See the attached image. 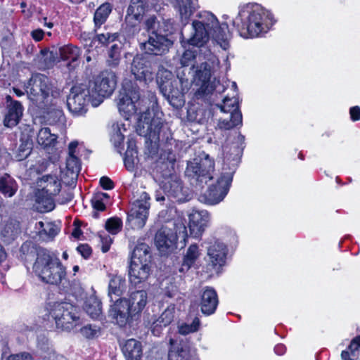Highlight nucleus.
Returning a JSON list of instances; mask_svg holds the SVG:
<instances>
[{
  "instance_id": "7c9ffc66",
  "label": "nucleus",
  "mask_w": 360,
  "mask_h": 360,
  "mask_svg": "<svg viewBox=\"0 0 360 360\" xmlns=\"http://www.w3.org/2000/svg\"><path fill=\"white\" fill-rule=\"evenodd\" d=\"M149 264L150 262V248L146 243L138 244L133 250L131 262Z\"/></svg>"
},
{
  "instance_id": "423d86ee",
  "label": "nucleus",
  "mask_w": 360,
  "mask_h": 360,
  "mask_svg": "<svg viewBox=\"0 0 360 360\" xmlns=\"http://www.w3.org/2000/svg\"><path fill=\"white\" fill-rule=\"evenodd\" d=\"M49 316L57 328L63 330L73 329L79 322L77 307L67 302H56L51 305Z\"/></svg>"
},
{
  "instance_id": "5fc2aeb1",
  "label": "nucleus",
  "mask_w": 360,
  "mask_h": 360,
  "mask_svg": "<svg viewBox=\"0 0 360 360\" xmlns=\"http://www.w3.org/2000/svg\"><path fill=\"white\" fill-rule=\"evenodd\" d=\"M118 37L117 33H102V34H98L95 38L94 39V41H98L99 44L103 46H106L110 42H113L117 39Z\"/></svg>"
},
{
  "instance_id": "680f3d73",
  "label": "nucleus",
  "mask_w": 360,
  "mask_h": 360,
  "mask_svg": "<svg viewBox=\"0 0 360 360\" xmlns=\"http://www.w3.org/2000/svg\"><path fill=\"white\" fill-rule=\"evenodd\" d=\"M101 241L102 243L101 250L103 252H107L110 250V245L112 243V239L109 236H100Z\"/></svg>"
},
{
  "instance_id": "bf43d9fd",
  "label": "nucleus",
  "mask_w": 360,
  "mask_h": 360,
  "mask_svg": "<svg viewBox=\"0 0 360 360\" xmlns=\"http://www.w3.org/2000/svg\"><path fill=\"white\" fill-rule=\"evenodd\" d=\"M77 251L84 258L87 259L91 255V248L87 244L79 245L77 248Z\"/></svg>"
},
{
  "instance_id": "1a4fd4ad",
  "label": "nucleus",
  "mask_w": 360,
  "mask_h": 360,
  "mask_svg": "<svg viewBox=\"0 0 360 360\" xmlns=\"http://www.w3.org/2000/svg\"><path fill=\"white\" fill-rule=\"evenodd\" d=\"M222 169L216 184L212 185L203 196L206 204L214 205L219 203L224 199L229 191L236 167L233 165L228 170L225 167H223Z\"/></svg>"
},
{
  "instance_id": "412c9836",
  "label": "nucleus",
  "mask_w": 360,
  "mask_h": 360,
  "mask_svg": "<svg viewBox=\"0 0 360 360\" xmlns=\"http://www.w3.org/2000/svg\"><path fill=\"white\" fill-rule=\"evenodd\" d=\"M6 100L7 102L11 101V103L7 106L8 112L5 115L4 124L7 127H13L19 122L22 115L23 108L20 102L12 101L10 96H6Z\"/></svg>"
},
{
  "instance_id": "8fccbe9b",
  "label": "nucleus",
  "mask_w": 360,
  "mask_h": 360,
  "mask_svg": "<svg viewBox=\"0 0 360 360\" xmlns=\"http://www.w3.org/2000/svg\"><path fill=\"white\" fill-rule=\"evenodd\" d=\"M82 335L87 339L98 338L101 334V328L96 325L89 324L80 329Z\"/></svg>"
},
{
  "instance_id": "dca6fc26",
  "label": "nucleus",
  "mask_w": 360,
  "mask_h": 360,
  "mask_svg": "<svg viewBox=\"0 0 360 360\" xmlns=\"http://www.w3.org/2000/svg\"><path fill=\"white\" fill-rule=\"evenodd\" d=\"M190 235L195 238L200 237L207 226L210 214L206 210H193L188 215Z\"/></svg>"
},
{
  "instance_id": "39448f33",
  "label": "nucleus",
  "mask_w": 360,
  "mask_h": 360,
  "mask_svg": "<svg viewBox=\"0 0 360 360\" xmlns=\"http://www.w3.org/2000/svg\"><path fill=\"white\" fill-rule=\"evenodd\" d=\"M211 64L218 65L219 60L210 51H208V53H204L202 60L195 65L194 70H192L194 81L197 85L200 86L195 93L196 98L204 99L209 103H211L212 95L214 93L221 94L225 89L219 80L215 79L210 80Z\"/></svg>"
},
{
  "instance_id": "bb28decb",
  "label": "nucleus",
  "mask_w": 360,
  "mask_h": 360,
  "mask_svg": "<svg viewBox=\"0 0 360 360\" xmlns=\"http://www.w3.org/2000/svg\"><path fill=\"white\" fill-rule=\"evenodd\" d=\"M39 186L42 187L41 192L49 195H56L61 188L60 181L56 174H48L43 176L39 181Z\"/></svg>"
},
{
  "instance_id": "ddd939ff",
  "label": "nucleus",
  "mask_w": 360,
  "mask_h": 360,
  "mask_svg": "<svg viewBox=\"0 0 360 360\" xmlns=\"http://www.w3.org/2000/svg\"><path fill=\"white\" fill-rule=\"evenodd\" d=\"M139 41L141 50L147 54L155 56L165 54L172 45L171 40L158 32H151L148 34L147 39L140 38Z\"/></svg>"
},
{
  "instance_id": "9d476101",
  "label": "nucleus",
  "mask_w": 360,
  "mask_h": 360,
  "mask_svg": "<svg viewBox=\"0 0 360 360\" xmlns=\"http://www.w3.org/2000/svg\"><path fill=\"white\" fill-rule=\"evenodd\" d=\"M93 96L86 84L72 87L67 98V106L74 116H82L87 112L89 102L92 104Z\"/></svg>"
},
{
  "instance_id": "e2e57ef3",
  "label": "nucleus",
  "mask_w": 360,
  "mask_h": 360,
  "mask_svg": "<svg viewBox=\"0 0 360 360\" xmlns=\"http://www.w3.org/2000/svg\"><path fill=\"white\" fill-rule=\"evenodd\" d=\"M79 145L78 141H72L68 145V155L77 156V149Z\"/></svg>"
},
{
  "instance_id": "c03bdc74",
  "label": "nucleus",
  "mask_w": 360,
  "mask_h": 360,
  "mask_svg": "<svg viewBox=\"0 0 360 360\" xmlns=\"http://www.w3.org/2000/svg\"><path fill=\"white\" fill-rule=\"evenodd\" d=\"M217 106L221 110L222 112L229 113L240 112L238 106V99L235 96L232 98L226 97L223 100L222 104H217Z\"/></svg>"
},
{
  "instance_id": "6e6d98bb",
  "label": "nucleus",
  "mask_w": 360,
  "mask_h": 360,
  "mask_svg": "<svg viewBox=\"0 0 360 360\" xmlns=\"http://www.w3.org/2000/svg\"><path fill=\"white\" fill-rule=\"evenodd\" d=\"M145 28L149 34L151 32H158V22L155 16L152 15L148 17L145 22Z\"/></svg>"
},
{
  "instance_id": "338daca9",
  "label": "nucleus",
  "mask_w": 360,
  "mask_h": 360,
  "mask_svg": "<svg viewBox=\"0 0 360 360\" xmlns=\"http://www.w3.org/2000/svg\"><path fill=\"white\" fill-rule=\"evenodd\" d=\"M285 347L282 344H278L275 346L274 352L278 355H282L285 352Z\"/></svg>"
},
{
  "instance_id": "4468645a",
  "label": "nucleus",
  "mask_w": 360,
  "mask_h": 360,
  "mask_svg": "<svg viewBox=\"0 0 360 360\" xmlns=\"http://www.w3.org/2000/svg\"><path fill=\"white\" fill-rule=\"evenodd\" d=\"M227 254V245L224 242L218 239L210 241L207 247V266L211 267L215 273L219 274L221 267L226 264Z\"/></svg>"
},
{
  "instance_id": "f3484780",
  "label": "nucleus",
  "mask_w": 360,
  "mask_h": 360,
  "mask_svg": "<svg viewBox=\"0 0 360 360\" xmlns=\"http://www.w3.org/2000/svg\"><path fill=\"white\" fill-rule=\"evenodd\" d=\"M109 314L121 327L124 326L129 322L130 318L134 317V316H132L127 299L116 300L111 307Z\"/></svg>"
},
{
  "instance_id": "f257e3e1",
  "label": "nucleus",
  "mask_w": 360,
  "mask_h": 360,
  "mask_svg": "<svg viewBox=\"0 0 360 360\" xmlns=\"http://www.w3.org/2000/svg\"><path fill=\"white\" fill-rule=\"evenodd\" d=\"M193 33L188 39L187 43L197 46L188 49L182 53L180 58V64L183 67L191 66L194 70L195 65L203 59L205 53L210 49L204 47L210 37L223 50H227L230 46L231 34L229 31L226 23L219 25L216 16L209 11H200L192 22Z\"/></svg>"
},
{
  "instance_id": "a19ab883",
  "label": "nucleus",
  "mask_w": 360,
  "mask_h": 360,
  "mask_svg": "<svg viewBox=\"0 0 360 360\" xmlns=\"http://www.w3.org/2000/svg\"><path fill=\"white\" fill-rule=\"evenodd\" d=\"M150 198L149 195L145 191H141L138 194L137 197L131 203V208L136 207L137 211L149 213V209L150 207Z\"/></svg>"
},
{
  "instance_id": "ea45409f",
  "label": "nucleus",
  "mask_w": 360,
  "mask_h": 360,
  "mask_svg": "<svg viewBox=\"0 0 360 360\" xmlns=\"http://www.w3.org/2000/svg\"><path fill=\"white\" fill-rule=\"evenodd\" d=\"M125 280L121 276L117 275H112L109 281V292L108 294L112 300V295L120 296L122 294L124 288Z\"/></svg>"
},
{
  "instance_id": "2eb2a0df",
  "label": "nucleus",
  "mask_w": 360,
  "mask_h": 360,
  "mask_svg": "<svg viewBox=\"0 0 360 360\" xmlns=\"http://www.w3.org/2000/svg\"><path fill=\"white\" fill-rule=\"evenodd\" d=\"M154 64L146 56L137 55L131 63V72L137 80L150 81L153 78Z\"/></svg>"
},
{
  "instance_id": "9b49d317",
  "label": "nucleus",
  "mask_w": 360,
  "mask_h": 360,
  "mask_svg": "<svg viewBox=\"0 0 360 360\" xmlns=\"http://www.w3.org/2000/svg\"><path fill=\"white\" fill-rule=\"evenodd\" d=\"M28 98L37 104L43 103L51 92L49 78L41 74H35L30 79L26 86Z\"/></svg>"
},
{
  "instance_id": "6e6552de",
  "label": "nucleus",
  "mask_w": 360,
  "mask_h": 360,
  "mask_svg": "<svg viewBox=\"0 0 360 360\" xmlns=\"http://www.w3.org/2000/svg\"><path fill=\"white\" fill-rule=\"evenodd\" d=\"M214 162L208 155L200 160L197 158L188 162L185 174L192 184L202 186L213 178Z\"/></svg>"
},
{
  "instance_id": "72a5a7b5",
  "label": "nucleus",
  "mask_w": 360,
  "mask_h": 360,
  "mask_svg": "<svg viewBox=\"0 0 360 360\" xmlns=\"http://www.w3.org/2000/svg\"><path fill=\"white\" fill-rule=\"evenodd\" d=\"M58 136L51 132L49 127L41 128L37 137V141L39 145L44 148L54 147L57 143Z\"/></svg>"
},
{
  "instance_id": "69168bd1",
  "label": "nucleus",
  "mask_w": 360,
  "mask_h": 360,
  "mask_svg": "<svg viewBox=\"0 0 360 360\" xmlns=\"http://www.w3.org/2000/svg\"><path fill=\"white\" fill-rule=\"evenodd\" d=\"M44 32L41 29H37V30H33L32 32V33H31V35H32V38L36 41H41L43 39V37H44Z\"/></svg>"
},
{
  "instance_id": "603ef678",
  "label": "nucleus",
  "mask_w": 360,
  "mask_h": 360,
  "mask_svg": "<svg viewBox=\"0 0 360 360\" xmlns=\"http://www.w3.org/2000/svg\"><path fill=\"white\" fill-rule=\"evenodd\" d=\"M200 321L198 317H195L191 323H184L179 326V333L181 335H188L191 333L196 332L200 327Z\"/></svg>"
},
{
  "instance_id": "a211bd4d",
  "label": "nucleus",
  "mask_w": 360,
  "mask_h": 360,
  "mask_svg": "<svg viewBox=\"0 0 360 360\" xmlns=\"http://www.w3.org/2000/svg\"><path fill=\"white\" fill-rule=\"evenodd\" d=\"M148 6V0H131L127 8L125 20L128 25L135 27L143 18Z\"/></svg>"
},
{
  "instance_id": "cd10ccee",
  "label": "nucleus",
  "mask_w": 360,
  "mask_h": 360,
  "mask_svg": "<svg viewBox=\"0 0 360 360\" xmlns=\"http://www.w3.org/2000/svg\"><path fill=\"white\" fill-rule=\"evenodd\" d=\"M122 351L127 360H140L143 353L141 343L135 339L127 340Z\"/></svg>"
},
{
  "instance_id": "2f4dec72",
  "label": "nucleus",
  "mask_w": 360,
  "mask_h": 360,
  "mask_svg": "<svg viewBox=\"0 0 360 360\" xmlns=\"http://www.w3.org/2000/svg\"><path fill=\"white\" fill-rule=\"evenodd\" d=\"M164 190L168 196L178 198L179 200L183 198L182 183L176 176H171V178L165 183Z\"/></svg>"
},
{
  "instance_id": "49530a36",
  "label": "nucleus",
  "mask_w": 360,
  "mask_h": 360,
  "mask_svg": "<svg viewBox=\"0 0 360 360\" xmlns=\"http://www.w3.org/2000/svg\"><path fill=\"white\" fill-rule=\"evenodd\" d=\"M32 149V142L30 139L25 140L21 139V144L20 145L15 158L17 161H22L27 158L31 153Z\"/></svg>"
},
{
  "instance_id": "a878e982",
  "label": "nucleus",
  "mask_w": 360,
  "mask_h": 360,
  "mask_svg": "<svg viewBox=\"0 0 360 360\" xmlns=\"http://www.w3.org/2000/svg\"><path fill=\"white\" fill-rule=\"evenodd\" d=\"M174 313V305L171 304L153 321L151 330L154 335L159 336L162 329L169 326L173 321Z\"/></svg>"
},
{
  "instance_id": "393cba45",
  "label": "nucleus",
  "mask_w": 360,
  "mask_h": 360,
  "mask_svg": "<svg viewBox=\"0 0 360 360\" xmlns=\"http://www.w3.org/2000/svg\"><path fill=\"white\" fill-rule=\"evenodd\" d=\"M127 302L132 316L135 317L139 316L145 308L148 302V294L143 290L134 291L131 292Z\"/></svg>"
},
{
  "instance_id": "3c124183",
  "label": "nucleus",
  "mask_w": 360,
  "mask_h": 360,
  "mask_svg": "<svg viewBox=\"0 0 360 360\" xmlns=\"http://www.w3.org/2000/svg\"><path fill=\"white\" fill-rule=\"evenodd\" d=\"M105 229L111 234L118 233L122 228V221L119 217H112L105 222Z\"/></svg>"
},
{
  "instance_id": "20e7f679",
  "label": "nucleus",
  "mask_w": 360,
  "mask_h": 360,
  "mask_svg": "<svg viewBox=\"0 0 360 360\" xmlns=\"http://www.w3.org/2000/svg\"><path fill=\"white\" fill-rule=\"evenodd\" d=\"M34 274L43 283L60 286L67 292L70 283L66 269L60 259L46 249H39L32 266Z\"/></svg>"
},
{
  "instance_id": "79ce46f5",
  "label": "nucleus",
  "mask_w": 360,
  "mask_h": 360,
  "mask_svg": "<svg viewBox=\"0 0 360 360\" xmlns=\"http://www.w3.org/2000/svg\"><path fill=\"white\" fill-rule=\"evenodd\" d=\"M84 309L92 319H97L102 311L101 302L96 297H89L85 302Z\"/></svg>"
},
{
  "instance_id": "473e14b6",
  "label": "nucleus",
  "mask_w": 360,
  "mask_h": 360,
  "mask_svg": "<svg viewBox=\"0 0 360 360\" xmlns=\"http://www.w3.org/2000/svg\"><path fill=\"white\" fill-rule=\"evenodd\" d=\"M53 195H49L39 191L36 194V209L40 212L51 211L55 207Z\"/></svg>"
},
{
  "instance_id": "4c0bfd02",
  "label": "nucleus",
  "mask_w": 360,
  "mask_h": 360,
  "mask_svg": "<svg viewBox=\"0 0 360 360\" xmlns=\"http://www.w3.org/2000/svg\"><path fill=\"white\" fill-rule=\"evenodd\" d=\"M112 11V6L109 3L101 4L96 11L94 16V22L96 28H99L107 20Z\"/></svg>"
},
{
  "instance_id": "aec40b11",
  "label": "nucleus",
  "mask_w": 360,
  "mask_h": 360,
  "mask_svg": "<svg viewBox=\"0 0 360 360\" xmlns=\"http://www.w3.org/2000/svg\"><path fill=\"white\" fill-rule=\"evenodd\" d=\"M218 305V297L215 290L205 287L201 294L200 309L205 315L212 314Z\"/></svg>"
},
{
  "instance_id": "6ab92c4d",
  "label": "nucleus",
  "mask_w": 360,
  "mask_h": 360,
  "mask_svg": "<svg viewBox=\"0 0 360 360\" xmlns=\"http://www.w3.org/2000/svg\"><path fill=\"white\" fill-rule=\"evenodd\" d=\"M179 82L180 80L177 79L167 81L160 86L164 96L167 97L171 104L176 106L181 105L182 98L185 93L184 89L179 88Z\"/></svg>"
},
{
  "instance_id": "4be33fe9",
  "label": "nucleus",
  "mask_w": 360,
  "mask_h": 360,
  "mask_svg": "<svg viewBox=\"0 0 360 360\" xmlns=\"http://www.w3.org/2000/svg\"><path fill=\"white\" fill-rule=\"evenodd\" d=\"M150 271L149 264L130 263L129 269V281L134 285L143 283L148 278Z\"/></svg>"
},
{
  "instance_id": "f03ea898",
  "label": "nucleus",
  "mask_w": 360,
  "mask_h": 360,
  "mask_svg": "<svg viewBox=\"0 0 360 360\" xmlns=\"http://www.w3.org/2000/svg\"><path fill=\"white\" fill-rule=\"evenodd\" d=\"M148 100L141 98L136 87L124 86L117 97V107L121 115L126 119L136 114L139 115V124L146 129L147 135H158L162 126L161 120L152 117L148 105Z\"/></svg>"
},
{
  "instance_id": "b1692460",
  "label": "nucleus",
  "mask_w": 360,
  "mask_h": 360,
  "mask_svg": "<svg viewBox=\"0 0 360 360\" xmlns=\"http://www.w3.org/2000/svg\"><path fill=\"white\" fill-rule=\"evenodd\" d=\"M174 8L179 13L182 23L186 24L198 8V0H174Z\"/></svg>"
},
{
  "instance_id": "052dcab7",
  "label": "nucleus",
  "mask_w": 360,
  "mask_h": 360,
  "mask_svg": "<svg viewBox=\"0 0 360 360\" xmlns=\"http://www.w3.org/2000/svg\"><path fill=\"white\" fill-rule=\"evenodd\" d=\"M99 183L101 186L105 190H111L115 186L113 181L108 176H102L100 179Z\"/></svg>"
},
{
  "instance_id": "4d7b16f0",
  "label": "nucleus",
  "mask_w": 360,
  "mask_h": 360,
  "mask_svg": "<svg viewBox=\"0 0 360 360\" xmlns=\"http://www.w3.org/2000/svg\"><path fill=\"white\" fill-rule=\"evenodd\" d=\"M103 195H95L91 199L92 207L94 210L98 211H103L105 209V205L103 202V200L101 198V196Z\"/></svg>"
},
{
  "instance_id": "e433bc0d",
  "label": "nucleus",
  "mask_w": 360,
  "mask_h": 360,
  "mask_svg": "<svg viewBox=\"0 0 360 360\" xmlns=\"http://www.w3.org/2000/svg\"><path fill=\"white\" fill-rule=\"evenodd\" d=\"M243 117L241 112H232L229 115V118L219 119L218 122V127L220 129L229 130L238 125H242Z\"/></svg>"
},
{
  "instance_id": "5701e85b",
  "label": "nucleus",
  "mask_w": 360,
  "mask_h": 360,
  "mask_svg": "<svg viewBox=\"0 0 360 360\" xmlns=\"http://www.w3.org/2000/svg\"><path fill=\"white\" fill-rule=\"evenodd\" d=\"M170 348L168 352V360H198L190 353L188 347L173 339L170 340Z\"/></svg>"
},
{
  "instance_id": "37998d69",
  "label": "nucleus",
  "mask_w": 360,
  "mask_h": 360,
  "mask_svg": "<svg viewBox=\"0 0 360 360\" xmlns=\"http://www.w3.org/2000/svg\"><path fill=\"white\" fill-rule=\"evenodd\" d=\"M113 134L111 136V141L113 143L115 147L117 148L118 152L121 153L122 146L124 139L123 131H126L124 124L117 123L113 124Z\"/></svg>"
},
{
  "instance_id": "a18cd8bd",
  "label": "nucleus",
  "mask_w": 360,
  "mask_h": 360,
  "mask_svg": "<svg viewBox=\"0 0 360 360\" xmlns=\"http://www.w3.org/2000/svg\"><path fill=\"white\" fill-rule=\"evenodd\" d=\"M60 54L63 60L75 62L80 56V49L72 45H67L60 49Z\"/></svg>"
},
{
  "instance_id": "c9c22d12",
  "label": "nucleus",
  "mask_w": 360,
  "mask_h": 360,
  "mask_svg": "<svg viewBox=\"0 0 360 360\" xmlns=\"http://www.w3.org/2000/svg\"><path fill=\"white\" fill-rule=\"evenodd\" d=\"M137 150L135 142L133 140H129L127 149L124 158V164L128 171H133L137 161Z\"/></svg>"
},
{
  "instance_id": "774afa93",
  "label": "nucleus",
  "mask_w": 360,
  "mask_h": 360,
  "mask_svg": "<svg viewBox=\"0 0 360 360\" xmlns=\"http://www.w3.org/2000/svg\"><path fill=\"white\" fill-rule=\"evenodd\" d=\"M6 257V254L3 248V247L0 245V262H3Z\"/></svg>"
},
{
  "instance_id": "864d4df0",
  "label": "nucleus",
  "mask_w": 360,
  "mask_h": 360,
  "mask_svg": "<svg viewBox=\"0 0 360 360\" xmlns=\"http://www.w3.org/2000/svg\"><path fill=\"white\" fill-rule=\"evenodd\" d=\"M66 168L72 174H77L81 169V163L77 156L68 155L66 160Z\"/></svg>"
},
{
  "instance_id": "f8f14e48",
  "label": "nucleus",
  "mask_w": 360,
  "mask_h": 360,
  "mask_svg": "<svg viewBox=\"0 0 360 360\" xmlns=\"http://www.w3.org/2000/svg\"><path fill=\"white\" fill-rule=\"evenodd\" d=\"M181 234L183 237L186 236V227L184 224L177 226L175 233L167 226H162L159 229L155 234V243L160 252L166 255L171 252L175 245L177 235Z\"/></svg>"
},
{
  "instance_id": "09e8293b",
  "label": "nucleus",
  "mask_w": 360,
  "mask_h": 360,
  "mask_svg": "<svg viewBox=\"0 0 360 360\" xmlns=\"http://www.w3.org/2000/svg\"><path fill=\"white\" fill-rule=\"evenodd\" d=\"M120 46L117 44L112 45L108 51V58L107 60L108 65L114 68L117 67L120 63Z\"/></svg>"
},
{
  "instance_id": "f704fd0d",
  "label": "nucleus",
  "mask_w": 360,
  "mask_h": 360,
  "mask_svg": "<svg viewBox=\"0 0 360 360\" xmlns=\"http://www.w3.org/2000/svg\"><path fill=\"white\" fill-rule=\"evenodd\" d=\"M18 190L15 181L8 174L0 177V192L6 197H12Z\"/></svg>"
},
{
  "instance_id": "13d9d810",
  "label": "nucleus",
  "mask_w": 360,
  "mask_h": 360,
  "mask_svg": "<svg viewBox=\"0 0 360 360\" xmlns=\"http://www.w3.org/2000/svg\"><path fill=\"white\" fill-rule=\"evenodd\" d=\"M163 293L165 296L172 298L178 294V289L175 284L170 283L168 285L165 286L163 290Z\"/></svg>"
},
{
  "instance_id": "0eeeda50",
  "label": "nucleus",
  "mask_w": 360,
  "mask_h": 360,
  "mask_svg": "<svg viewBox=\"0 0 360 360\" xmlns=\"http://www.w3.org/2000/svg\"><path fill=\"white\" fill-rule=\"evenodd\" d=\"M117 84V77L112 71L101 72L94 81H89L87 88L93 96L92 106L97 107L103 98L110 96Z\"/></svg>"
},
{
  "instance_id": "58836bf2",
  "label": "nucleus",
  "mask_w": 360,
  "mask_h": 360,
  "mask_svg": "<svg viewBox=\"0 0 360 360\" xmlns=\"http://www.w3.org/2000/svg\"><path fill=\"white\" fill-rule=\"evenodd\" d=\"M39 236L43 240H52L59 232L58 227L53 223L38 222Z\"/></svg>"
},
{
  "instance_id": "de8ad7c7",
  "label": "nucleus",
  "mask_w": 360,
  "mask_h": 360,
  "mask_svg": "<svg viewBox=\"0 0 360 360\" xmlns=\"http://www.w3.org/2000/svg\"><path fill=\"white\" fill-rule=\"evenodd\" d=\"M360 348V335L354 338L350 342L349 351H342L341 358L342 360H354L356 357L355 352Z\"/></svg>"
},
{
  "instance_id": "c85d7f7f",
  "label": "nucleus",
  "mask_w": 360,
  "mask_h": 360,
  "mask_svg": "<svg viewBox=\"0 0 360 360\" xmlns=\"http://www.w3.org/2000/svg\"><path fill=\"white\" fill-rule=\"evenodd\" d=\"M200 255L199 247L196 244L191 245L183 257L181 266L179 269L181 273L187 272L193 267Z\"/></svg>"
},
{
  "instance_id": "c756f323",
  "label": "nucleus",
  "mask_w": 360,
  "mask_h": 360,
  "mask_svg": "<svg viewBox=\"0 0 360 360\" xmlns=\"http://www.w3.org/2000/svg\"><path fill=\"white\" fill-rule=\"evenodd\" d=\"M148 213L137 211L136 207L131 208L127 215L128 225L133 229H141L146 224Z\"/></svg>"
},
{
  "instance_id": "7ed1b4c3",
  "label": "nucleus",
  "mask_w": 360,
  "mask_h": 360,
  "mask_svg": "<svg viewBox=\"0 0 360 360\" xmlns=\"http://www.w3.org/2000/svg\"><path fill=\"white\" fill-rule=\"evenodd\" d=\"M275 22L269 11L257 4H247L239 6L233 25L240 37L248 39L266 33Z\"/></svg>"
},
{
  "instance_id": "0e129e2a",
  "label": "nucleus",
  "mask_w": 360,
  "mask_h": 360,
  "mask_svg": "<svg viewBox=\"0 0 360 360\" xmlns=\"http://www.w3.org/2000/svg\"><path fill=\"white\" fill-rule=\"evenodd\" d=\"M349 114L351 119L353 121H357L360 120V108L359 106H354L350 108Z\"/></svg>"
}]
</instances>
